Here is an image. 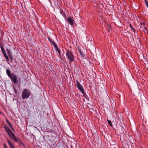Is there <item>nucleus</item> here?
Here are the masks:
<instances>
[{
  "instance_id": "c85d7f7f",
  "label": "nucleus",
  "mask_w": 148,
  "mask_h": 148,
  "mask_svg": "<svg viewBox=\"0 0 148 148\" xmlns=\"http://www.w3.org/2000/svg\"><path fill=\"white\" fill-rule=\"evenodd\" d=\"M0 114H2V112L0 111Z\"/></svg>"
},
{
  "instance_id": "f257e3e1",
  "label": "nucleus",
  "mask_w": 148,
  "mask_h": 148,
  "mask_svg": "<svg viewBox=\"0 0 148 148\" xmlns=\"http://www.w3.org/2000/svg\"><path fill=\"white\" fill-rule=\"evenodd\" d=\"M66 56L69 60L70 62H72L74 61V56L71 51L68 50L66 52Z\"/></svg>"
},
{
  "instance_id": "bb28decb",
  "label": "nucleus",
  "mask_w": 148,
  "mask_h": 148,
  "mask_svg": "<svg viewBox=\"0 0 148 148\" xmlns=\"http://www.w3.org/2000/svg\"><path fill=\"white\" fill-rule=\"evenodd\" d=\"M6 51H7V53H8V52H10V50H9V49H7L6 50Z\"/></svg>"
},
{
  "instance_id": "dca6fc26",
  "label": "nucleus",
  "mask_w": 148,
  "mask_h": 148,
  "mask_svg": "<svg viewBox=\"0 0 148 148\" xmlns=\"http://www.w3.org/2000/svg\"><path fill=\"white\" fill-rule=\"evenodd\" d=\"M130 26L132 29L133 30V31L134 32H135L136 30L134 29V28L132 26V25L131 24H130Z\"/></svg>"
},
{
  "instance_id": "2eb2a0df",
  "label": "nucleus",
  "mask_w": 148,
  "mask_h": 148,
  "mask_svg": "<svg viewBox=\"0 0 148 148\" xmlns=\"http://www.w3.org/2000/svg\"><path fill=\"white\" fill-rule=\"evenodd\" d=\"M9 126H10V127L11 128V129L13 130H14V129L12 127V125L10 123H8V124Z\"/></svg>"
},
{
  "instance_id": "412c9836",
  "label": "nucleus",
  "mask_w": 148,
  "mask_h": 148,
  "mask_svg": "<svg viewBox=\"0 0 148 148\" xmlns=\"http://www.w3.org/2000/svg\"><path fill=\"white\" fill-rule=\"evenodd\" d=\"M145 29L146 31V33L148 34V29L147 27H145Z\"/></svg>"
},
{
  "instance_id": "a211bd4d",
  "label": "nucleus",
  "mask_w": 148,
  "mask_h": 148,
  "mask_svg": "<svg viewBox=\"0 0 148 148\" xmlns=\"http://www.w3.org/2000/svg\"><path fill=\"white\" fill-rule=\"evenodd\" d=\"M144 1L145 2V4H146V6L148 7V1H146V0H144Z\"/></svg>"
},
{
  "instance_id": "39448f33",
  "label": "nucleus",
  "mask_w": 148,
  "mask_h": 148,
  "mask_svg": "<svg viewBox=\"0 0 148 148\" xmlns=\"http://www.w3.org/2000/svg\"><path fill=\"white\" fill-rule=\"evenodd\" d=\"M12 81H13V83L16 84L17 83V77L13 73H12V75L11 77H10Z\"/></svg>"
},
{
  "instance_id": "f3484780",
  "label": "nucleus",
  "mask_w": 148,
  "mask_h": 148,
  "mask_svg": "<svg viewBox=\"0 0 148 148\" xmlns=\"http://www.w3.org/2000/svg\"><path fill=\"white\" fill-rule=\"evenodd\" d=\"M107 121L108 122V123H109V125H110V126H112V122H111V121H110L109 120H107Z\"/></svg>"
},
{
  "instance_id": "6e6552de",
  "label": "nucleus",
  "mask_w": 148,
  "mask_h": 148,
  "mask_svg": "<svg viewBox=\"0 0 148 148\" xmlns=\"http://www.w3.org/2000/svg\"><path fill=\"white\" fill-rule=\"evenodd\" d=\"M10 137L12 139H14V141L16 142H17L18 141V139L19 138H17L13 134H12V135L11 136H10Z\"/></svg>"
},
{
  "instance_id": "1a4fd4ad",
  "label": "nucleus",
  "mask_w": 148,
  "mask_h": 148,
  "mask_svg": "<svg viewBox=\"0 0 148 148\" xmlns=\"http://www.w3.org/2000/svg\"><path fill=\"white\" fill-rule=\"evenodd\" d=\"M7 142L10 148H15L14 146L12 143L11 141L9 139H7Z\"/></svg>"
},
{
  "instance_id": "a878e982",
  "label": "nucleus",
  "mask_w": 148,
  "mask_h": 148,
  "mask_svg": "<svg viewBox=\"0 0 148 148\" xmlns=\"http://www.w3.org/2000/svg\"><path fill=\"white\" fill-rule=\"evenodd\" d=\"M6 121L8 124V123H10V122L8 120H6Z\"/></svg>"
},
{
  "instance_id": "4468645a",
  "label": "nucleus",
  "mask_w": 148,
  "mask_h": 148,
  "mask_svg": "<svg viewBox=\"0 0 148 148\" xmlns=\"http://www.w3.org/2000/svg\"><path fill=\"white\" fill-rule=\"evenodd\" d=\"M4 56L7 61H9V59L8 56H7L6 54H5L4 55Z\"/></svg>"
},
{
  "instance_id": "393cba45",
  "label": "nucleus",
  "mask_w": 148,
  "mask_h": 148,
  "mask_svg": "<svg viewBox=\"0 0 148 148\" xmlns=\"http://www.w3.org/2000/svg\"><path fill=\"white\" fill-rule=\"evenodd\" d=\"M7 54L8 56H9L11 55L10 51L9 52H8Z\"/></svg>"
},
{
  "instance_id": "4be33fe9",
  "label": "nucleus",
  "mask_w": 148,
  "mask_h": 148,
  "mask_svg": "<svg viewBox=\"0 0 148 148\" xmlns=\"http://www.w3.org/2000/svg\"><path fill=\"white\" fill-rule=\"evenodd\" d=\"M3 146L4 148H8L6 145L4 143L3 144Z\"/></svg>"
},
{
  "instance_id": "9d476101",
  "label": "nucleus",
  "mask_w": 148,
  "mask_h": 148,
  "mask_svg": "<svg viewBox=\"0 0 148 148\" xmlns=\"http://www.w3.org/2000/svg\"><path fill=\"white\" fill-rule=\"evenodd\" d=\"M6 73L9 77H11L12 75L11 74V72L10 70L9 69H7L6 70Z\"/></svg>"
},
{
  "instance_id": "cd10ccee",
  "label": "nucleus",
  "mask_w": 148,
  "mask_h": 148,
  "mask_svg": "<svg viewBox=\"0 0 148 148\" xmlns=\"http://www.w3.org/2000/svg\"><path fill=\"white\" fill-rule=\"evenodd\" d=\"M2 53H3V55H4L5 54H6V53H5V51L3 52Z\"/></svg>"
},
{
  "instance_id": "20e7f679",
  "label": "nucleus",
  "mask_w": 148,
  "mask_h": 148,
  "mask_svg": "<svg viewBox=\"0 0 148 148\" xmlns=\"http://www.w3.org/2000/svg\"><path fill=\"white\" fill-rule=\"evenodd\" d=\"M76 82L77 84V87L78 89L80 90L82 92H84V91L83 86L79 83L78 81H76Z\"/></svg>"
},
{
  "instance_id": "5701e85b",
  "label": "nucleus",
  "mask_w": 148,
  "mask_h": 148,
  "mask_svg": "<svg viewBox=\"0 0 148 148\" xmlns=\"http://www.w3.org/2000/svg\"><path fill=\"white\" fill-rule=\"evenodd\" d=\"M9 56V58H10V59L11 60H12V55H11Z\"/></svg>"
},
{
  "instance_id": "aec40b11",
  "label": "nucleus",
  "mask_w": 148,
  "mask_h": 148,
  "mask_svg": "<svg viewBox=\"0 0 148 148\" xmlns=\"http://www.w3.org/2000/svg\"><path fill=\"white\" fill-rule=\"evenodd\" d=\"M18 142L21 143V144L22 145H23V143L21 141L20 139V138L18 139Z\"/></svg>"
},
{
  "instance_id": "b1692460",
  "label": "nucleus",
  "mask_w": 148,
  "mask_h": 148,
  "mask_svg": "<svg viewBox=\"0 0 148 148\" xmlns=\"http://www.w3.org/2000/svg\"><path fill=\"white\" fill-rule=\"evenodd\" d=\"M1 51H2V52L5 51V49H4L3 47H1Z\"/></svg>"
},
{
  "instance_id": "6ab92c4d",
  "label": "nucleus",
  "mask_w": 148,
  "mask_h": 148,
  "mask_svg": "<svg viewBox=\"0 0 148 148\" xmlns=\"http://www.w3.org/2000/svg\"><path fill=\"white\" fill-rule=\"evenodd\" d=\"M84 96L85 97H86V93L85 92V91H84V92H82Z\"/></svg>"
},
{
  "instance_id": "423d86ee",
  "label": "nucleus",
  "mask_w": 148,
  "mask_h": 148,
  "mask_svg": "<svg viewBox=\"0 0 148 148\" xmlns=\"http://www.w3.org/2000/svg\"><path fill=\"white\" fill-rule=\"evenodd\" d=\"M5 128L9 136H11L12 135V134H13L12 132L8 127H5Z\"/></svg>"
},
{
  "instance_id": "f03ea898",
  "label": "nucleus",
  "mask_w": 148,
  "mask_h": 148,
  "mask_svg": "<svg viewBox=\"0 0 148 148\" xmlns=\"http://www.w3.org/2000/svg\"><path fill=\"white\" fill-rule=\"evenodd\" d=\"M31 93L29 89H25L22 93V97L23 99L28 98L30 95Z\"/></svg>"
},
{
  "instance_id": "c756f323",
  "label": "nucleus",
  "mask_w": 148,
  "mask_h": 148,
  "mask_svg": "<svg viewBox=\"0 0 148 148\" xmlns=\"http://www.w3.org/2000/svg\"><path fill=\"white\" fill-rule=\"evenodd\" d=\"M111 28V26H110L109 27V29H110Z\"/></svg>"
},
{
  "instance_id": "ddd939ff",
  "label": "nucleus",
  "mask_w": 148,
  "mask_h": 148,
  "mask_svg": "<svg viewBox=\"0 0 148 148\" xmlns=\"http://www.w3.org/2000/svg\"><path fill=\"white\" fill-rule=\"evenodd\" d=\"M78 50L79 53H80V54L81 55V56H84V55L82 54V52L81 51V50L79 48H78Z\"/></svg>"
},
{
  "instance_id": "7ed1b4c3",
  "label": "nucleus",
  "mask_w": 148,
  "mask_h": 148,
  "mask_svg": "<svg viewBox=\"0 0 148 148\" xmlns=\"http://www.w3.org/2000/svg\"><path fill=\"white\" fill-rule=\"evenodd\" d=\"M48 39L50 42L51 43L53 46L56 49V50L58 51V53L60 55L61 53V51L60 50L58 49V47L57 46V45L55 42L52 40L49 37H48Z\"/></svg>"
},
{
  "instance_id": "0eeeda50",
  "label": "nucleus",
  "mask_w": 148,
  "mask_h": 148,
  "mask_svg": "<svg viewBox=\"0 0 148 148\" xmlns=\"http://www.w3.org/2000/svg\"><path fill=\"white\" fill-rule=\"evenodd\" d=\"M67 22L71 25H73L74 24V20L71 17H68L67 19Z\"/></svg>"
},
{
  "instance_id": "f8f14e48",
  "label": "nucleus",
  "mask_w": 148,
  "mask_h": 148,
  "mask_svg": "<svg viewBox=\"0 0 148 148\" xmlns=\"http://www.w3.org/2000/svg\"><path fill=\"white\" fill-rule=\"evenodd\" d=\"M140 25L142 27H143V28L145 29V27H145V22H143L140 23Z\"/></svg>"
},
{
  "instance_id": "9b49d317",
  "label": "nucleus",
  "mask_w": 148,
  "mask_h": 148,
  "mask_svg": "<svg viewBox=\"0 0 148 148\" xmlns=\"http://www.w3.org/2000/svg\"><path fill=\"white\" fill-rule=\"evenodd\" d=\"M60 13L66 19V16L65 13L62 10L60 11Z\"/></svg>"
}]
</instances>
